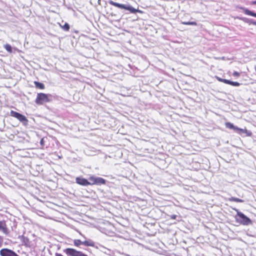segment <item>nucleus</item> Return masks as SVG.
<instances>
[{"label":"nucleus","instance_id":"obj_1","mask_svg":"<svg viewBox=\"0 0 256 256\" xmlns=\"http://www.w3.org/2000/svg\"><path fill=\"white\" fill-rule=\"evenodd\" d=\"M236 212V214L234 216L236 221L240 224L244 226H248L252 224V220L244 214L242 212H240L237 208H233Z\"/></svg>","mask_w":256,"mask_h":256},{"label":"nucleus","instance_id":"obj_2","mask_svg":"<svg viewBox=\"0 0 256 256\" xmlns=\"http://www.w3.org/2000/svg\"><path fill=\"white\" fill-rule=\"evenodd\" d=\"M108 3L112 6H114L120 9H124V10H128L130 12V13H132V14H136L137 12H142L141 10H140L138 9H136L135 8H133L132 6H130V4L126 5V4H119V3L114 2L112 0H110L108 1Z\"/></svg>","mask_w":256,"mask_h":256},{"label":"nucleus","instance_id":"obj_3","mask_svg":"<svg viewBox=\"0 0 256 256\" xmlns=\"http://www.w3.org/2000/svg\"><path fill=\"white\" fill-rule=\"evenodd\" d=\"M90 185H97L100 186L102 184H106V180L104 178L96 176L94 175L90 176L88 178Z\"/></svg>","mask_w":256,"mask_h":256},{"label":"nucleus","instance_id":"obj_4","mask_svg":"<svg viewBox=\"0 0 256 256\" xmlns=\"http://www.w3.org/2000/svg\"><path fill=\"white\" fill-rule=\"evenodd\" d=\"M49 95L44 93H38L37 94V96L35 102L38 105H42L44 103L49 102L50 100L48 98Z\"/></svg>","mask_w":256,"mask_h":256},{"label":"nucleus","instance_id":"obj_5","mask_svg":"<svg viewBox=\"0 0 256 256\" xmlns=\"http://www.w3.org/2000/svg\"><path fill=\"white\" fill-rule=\"evenodd\" d=\"M0 256H19L15 252L8 248H2L0 250Z\"/></svg>","mask_w":256,"mask_h":256},{"label":"nucleus","instance_id":"obj_6","mask_svg":"<svg viewBox=\"0 0 256 256\" xmlns=\"http://www.w3.org/2000/svg\"><path fill=\"white\" fill-rule=\"evenodd\" d=\"M76 182L78 184L82 186H88L90 185L88 179L87 180L81 176L76 177Z\"/></svg>","mask_w":256,"mask_h":256},{"label":"nucleus","instance_id":"obj_7","mask_svg":"<svg viewBox=\"0 0 256 256\" xmlns=\"http://www.w3.org/2000/svg\"><path fill=\"white\" fill-rule=\"evenodd\" d=\"M235 18L242 20L244 22L248 24L249 25L254 24V26H256V22L252 19H250L244 17H240L238 16H236Z\"/></svg>","mask_w":256,"mask_h":256},{"label":"nucleus","instance_id":"obj_8","mask_svg":"<svg viewBox=\"0 0 256 256\" xmlns=\"http://www.w3.org/2000/svg\"><path fill=\"white\" fill-rule=\"evenodd\" d=\"M0 231L5 234H8L9 233V230L4 220H0Z\"/></svg>","mask_w":256,"mask_h":256},{"label":"nucleus","instance_id":"obj_9","mask_svg":"<svg viewBox=\"0 0 256 256\" xmlns=\"http://www.w3.org/2000/svg\"><path fill=\"white\" fill-rule=\"evenodd\" d=\"M238 8L242 10L246 14L256 18V12H252V11L245 8L244 7H242V6H238Z\"/></svg>","mask_w":256,"mask_h":256},{"label":"nucleus","instance_id":"obj_10","mask_svg":"<svg viewBox=\"0 0 256 256\" xmlns=\"http://www.w3.org/2000/svg\"><path fill=\"white\" fill-rule=\"evenodd\" d=\"M225 126L226 128L231 129V130H233L234 131H235L238 133L240 128L234 126L233 124H232L230 122H226L225 123Z\"/></svg>","mask_w":256,"mask_h":256},{"label":"nucleus","instance_id":"obj_11","mask_svg":"<svg viewBox=\"0 0 256 256\" xmlns=\"http://www.w3.org/2000/svg\"><path fill=\"white\" fill-rule=\"evenodd\" d=\"M238 134L242 135V134H245L246 136H250L252 135V132L250 130H248L246 129H242L240 128L238 132Z\"/></svg>","mask_w":256,"mask_h":256},{"label":"nucleus","instance_id":"obj_12","mask_svg":"<svg viewBox=\"0 0 256 256\" xmlns=\"http://www.w3.org/2000/svg\"><path fill=\"white\" fill-rule=\"evenodd\" d=\"M22 241L26 247H30L31 246V242L29 238L26 236H22Z\"/></svg>","mask_w":256,"mask_h":256},{"label":"nucleus","instance_id":"obj_13","mask_svg":"<svg viewBox=\"0 0 256 256\" xmlns=\"http://www.w3.org/2000/svg\"><path fill=\"white\" fill-rule=\"evenodd\" d=\"M82 244L86 246H94V242L91 240H88L83 242Z\"/></svg>","mask_w":256,"mask_h":256},{"label":"nucleus","instance_id":"obj_14","mask_svg":"<svg viewBox=\"0 0 256 256\" xmlns=\"http://www.w3.org/2000/svg\"><path fill=\"white\" fill-rule=\"evenodd\" d=\"M18 120L20 122H23L24 124H27L28 122L26 118L22 114H20Z\"/></svg>","mask_w":256,"mask_h":256},{"label":"nucleus","instance_id":"obj_15","mask_svg":"<svg viewBox=\"0 0 256 256\" xmlns=\"http://www.w3.org/2000/svg\"><path fill=\"white\" fill-rule=\"evenodd\" d=\"M34 83L36 88L42 90L44 88V84L38 82H34Z\"/></svg>","mask_w":256,"mask_h":256},{"label":"nucleus","instance_id":"obj_16","mask_svg":"<svg viewBox=\"0 0 256 256\" xmlns=\"http://www.w3.org/2000/svg\"><path fill=\"white\" fill-rule=\"evenodd\" d=\"M21 114L20 113H18V112H16L15 111H14V110H11L10 112V116H12V117H14L16 118H18V117L20 116V115Z\"/></svg>","mask_w":256,"mask_h":256},{"label":"nucleus","instance_id":"obj_17","mask_svg":"<svg viewBox=\"0 0 256 256\" xmlns=\"http://www.w3.org/2000/svg\"><path fill=\"white\" fill-rule=\"evenodd\" d=\"M229 200L231 202H244V200L235 197H231L230 198H229Z\"/></svg>","mask_w":256,"mask_h":256},{"label":"nucleus","instance_id":"obj_18","mask_svg":"<svg viewBox=\"0 0 256 256\" xmlns=\"http://www.w3.org/2000/svg\"><path fill=\"white\" fill-rule=\"evenodd\" d=\"M82 242L80 240H74V244L75 246H79L80 245L82 244Z\"/></svg>","mask_w":256,"mask_h":256},{"label":"nucleus","instance_id":"obj_19","mask_svg":"<svg viewBox=\"0 0 256 256\" xmlns=\"http://www.w3.org/2000/svg\"><path fill=\"white\" fill-rule=\"evenodd\" d=\"M182 24L185 25H192V26H196V22H182Z\"/></svg>","mask_w":256,"mask_h":256},{"label":"nucleus","instance_id":"obj_20","mask_svg":"<svg viewBox=\"0 0 256 256\" xmlns=\"http://www.w3.org/2000/svg\"><path fill=\"white\" fill-rule=\"evenodd\" d=\"M62 29L65 31H68L70 29V25L68 23L66 22L63 26H62Z\"/></svg>","mask_w":256,"mask_h":256},{"label":"nucleus","instance_id":"obj_21","mask_svg":"<svg viewBox=\"0 0 256 256\" xmlns=\"http://www.w3.org/2000/svg\"><path fill=\"white\" fill-rule=\"evenodd\" d=\"M230 85L234 86H238L240 85V84L238 82L232 81Z\"/></svg>","mask_w":256,"mask_h":256},{"label":"nucleus","instance_id":"obj_22","mask_svg":"<svg viewBox=\"0 0 256 256\" xmlns=\"http://www.w3.org/2000/svg\"><path fill=\"white\" fill-rule=\"evenodd\" d=\"M223 82L224 83V84L230 85L232 81L230 80H228L226 79V80H223Z\"/></svg>","mask_w":256,"mask_h":256},{"label":"nucleus","instance_id":"obj_23","mask_svg":"<svg viewBox=\"0 0 256 256\" xmlns=\"http://www.w3.org/2000/svg\"><path fill=\"white\" fill-rule=\"evenodd\" d=\"M233 76L238 77L240 76V74L237 72H234L232 74Z\"/></svg>","mask_w":256,"mask_h":256},{"label":"nucleus","instance_id":"obj_24","mask_svg":"<svg viewBox=\"0 0 256 256\" xmlns=\"http://www.w3.org/2000/svg\"><path fill=\"white\" fill-rule=\"evenodd\" d=\"M3 242H4L3 237L2 236H0V248H1L2 246Z\"/></svg>","mask_w":256,"mask_h":256},{"label":"nucleus","instance_id":"obj_25","mask_svg":"<svg viewBox=\"0 0 256 256\" xmlns=\"http://www.w3.org/2000/svg\"><path fill=\"white\" fill-rule=\"evenodd\" d=\"M6 50H7L8 52H9L11 53V52H13V50H16V49H10V48H8V49H6Z\"/></svg>","mask_w":256,"mask_h":256},{"label":"nucleus","instance_id":"obj_26","mask_svg":"<svg viewBox=\"0 0 256 256\" xmlns=\"http://www.w3.org/2000/svg\"><path fill=\"white\" fill-rule=\"evenodd\" d=\"M44 138H42L40 141V144L41 146H44Z\"/></svg>","mask_w":256,"mask_h":256},{"label":"nucleus","instance_id":"obj_27","mask_svg":"<svg viewBox=\"0 0 256 256\" xmlns=\"http://www.w3.org/2000/svg\"><path fill=\"white\" fill-rule=\"evenodd\" d=\"M176 216H177L172 214V215L170 216V218L172 220H175L176 218Z\"/></svg>","mask_w":256,"mask_h":256},{"label":"nucleus","instance_id":"obj_28","mask_svg":"<svg viewBox=\"0 0 256 256\" xmlns=\"http://www.w3.org/2000/svg\"><path fill=\"white\" fill-rule=\"evenodd\" d=\"M4 46L5 48H12V46L10 44H8L4 45Z\"/></svg>","mask_w":256,"mask_h":256},{"label":"nucleus","instance_id":"obj_29","mask_svg":"<svg viewBox=\"0 0 256 256\" xmlns=\"http://www.w3.org/2000/svg\"><path fill=\"white\" fill-rule=\"evenodd\" d=\"M217 79H218V81L222 82H223V80H225V79L222 78H218V77H217Z\"/></svg>","mask_w":256,"mask_h":256},{"label":"nucleus","instance_id":"obj_30","mask_svg":"<svg viewBox=\"0 0 256 256\" xmlns=\"http://www.w3.org/2000/svg\"><path fill=\"white\" fill-rule=\"evenodd\" d=\"M251 4L256 5V0L252 1V2H251Z\"/></svg>","mask_w":256,"mask_h":256},{"label":"nucleus","instance_id":"obj_31","mask_svg":"<svg viewBox=\"0 0 256 256\" xmlns=\"http://www.w3.org/2000/svg\"><path fill=\"white\" fill-rule=\"evenodd\" d=\"M100 0H98V3H100Z\"/></svg>","mask_w":256,"mask_h":256}]
</instances>
